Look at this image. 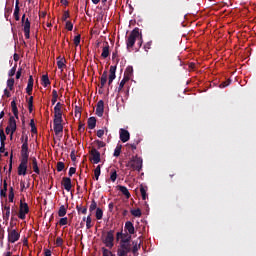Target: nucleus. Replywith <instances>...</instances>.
<instances>
[{
    "instance_id": "obj_1",
    "label": "nucleus",
    "mask_w": 256,
    "mask_h": 256,
    "mask_svg": "<svg viewBox=\"0 0 256 256\" xmlns=\"http://www.w3.org/2000/svg\"><path fill=\"white\" fill-rule=\"evenodd\" d=\"M140 36H141V33H139L138 27L134 28L130 32V34L126 40V47H127L128 51H131V49H133V47L135 46V41H137L138 37H140Z\"/></svg>"
},
{
    "instance_id": "obj_2",
    "label": "nucleus",
    "mask_w": 256,
    "mask_h": 256,
    "mask_svg": "<svg viewBox=\"0 0 256 256\" xmlns=\"http://www.w3.org/2000/svg\"><path fill=\"white\" fill-rule=\"evenodd\" d=\"M132 171H141L143 169V159L139 156H133L127 164Z\"/></svg>"
},
{
    "instance_id": "obj_3",
    "label": "nucleus",
    "mask_w": 256,
    "mask_h": 256,
    "mask_svg": "<svg viewBox=\"0 0 256 256\" xmlns=\"http://www.w3.org/2000/svg\"><path fill=\"white\" fill-rule=\"evenodd\" d=\"M113 241H115V230H110L107 232L106 237L103 239V243L109 249H113Z\"/></svg>"
},
{
    "instance_id": "obj_4",
    "label": "nucleus",
    "mask_w": 256,
    "mask_h": 256,
    "mask_svg": "<svg viewBox=\"0 0 256 256\" xmlns=\"http://www.w3.org/2000/svg\"><path fill=\"white\" fill-rule=\"evenodd\" d=\"M27 213H29V205L27 203H23V200L20 201V210L18 217L19 219H25Z\"/></svg>"
},
{
    "instance_id": "obj_5",
    "label": "nucleus",
    "mask_w": 256,
    "mask_h": 256,
    "mask_svg": "<svg viewBox=\"0 0 256 256\" xmlns=\"http://www.w3.org/2000/svg\"><path fill=\"white\" fill-rule=\"evenodd\" d=\"M90 157H91L92 163H94L95 165H97V163H101V153L97 149L95 148L91 149Z\"/></svg>"
},
{
    "instance_id": "obj_6",
    "label": "nucleus",
    "mask_w": 256,
    "mask_h": 256,
    "mask_svg": "<svg viewBox=\"0 0 256 256\" xmlns=\"http://www.w3.org/2000/svg\"><path fill=\"white\" fill-rule=\"evenodd\" d=\"M63 104L61 102L56 103L54 107V120H63V111L61 110Z\"/></svg>"
},
{
    "instance_id": "obj_7",
    "label": "nucleus",
    "mask_w": 256,
    "mask_h": 256,
    "mask_svg": "<svg viewBox=\"0 0 256 256\" xmlns=\"http://www.w3.org/2000/svg\"><path fill=\"white\" fill-rule=\"evenodd\" d=\"M21 237V234L17 230L8 231V241L9 243H17V240Z\"/></svg>"
},
{
    "instance_id": "obj_8",
    "label": "nucleus",
    "mask_w": 256,
    "mask_h": 256,
    "mask_svg": "<svg viewBox=\"0 0 256 256\" xmlns=\"http://www.w3.org/2000/svg\"><path fill=\"white\" fill-rule=\"evenodd\" d=\"M23 23V27H24V36L26 39H29L30 33H31V22L29 21V18H26V20Z\"/></svg>"
},
{
    "instance_id": "obj_9",
    "label": "nucleus",
    "mask_w": 256,
    "mask_h": 256,
    "mask_svg": "<svg viewBox=\"0 0 256 256\" xmlns=\"http://www.w3.org/2000/svg\"><path fill=\"white\" fill-rule=\"evenodd\" d=\"M103 113H105V102L103 100H99L96 106V115L98 117H103Z\"/></svg>"
},
{
    "instance_id": "obj_10",
    "label": "nucleus",
    "mask_w": 256,
    "mask_h": 256,
    "mask_svg": "<svg viewBox=\"0 0 256 256\" xmlns=\"http://www.w3.org/2000/svg\"><path fill=\"white\" fill-rule=\"evenodd\" d=\"M54 123V133L55 135H59V133H63V120H53Z\"/></svg>"
},
{
    "instance_id": "obj_11",
    "label": "nucleus",
    "mask_w": 256,
    "mask_h": 256,
    "mask_svg": "<svg viewBox=\"0 0 256 256\" xmlns=\"http://www.w3.org/2000/svg\"><path fill=\"white\" fill-rule=\"evenodd\" d=\"M119 133H120V141H122V143H127V141L131 139V134L126 129L121 128Z\"/></svg>"
},
{
    "instance_id": "obj_12",
    "label": "nucleus",
    "mask_w": 256,
    "mask_h": 256,
    "mask_svg": "<svg viewBox=\"0 0 256 256\" xmlns=\"http://www.w3.org/2000/svg\"><path fill=\"white\" fill-rule=\"evenodd\" d=\"M8 127L11 130V137H13V133L17 131V121L15 120L14 116H10L9 121H8Z\"/></svg>"
},
{
    "instance_id": "obj_13",
    "label": "nucleus",
    "mask_w": 256,
    "mask_h": 256,
    "mask_svg": "<svg viewBox=\"0 0 256 256\" xmlns=\"http://www.w3.org/2000/svg\"><path fill=\"white\" fill-rule=\"evenodd\" d=\"M125 233H128V235H135V226L133 225V222L127 221L124 226Z\"/></svg>"
},
{
    "instance_id": "obj_14",
    "label": "nucleus",
    "mask_w": 256,
    "mask_h": 256,
    "mask_svg": "<svg viewBox=\"0 0 256 256\" xmlns=\"http://www.w3.org/2000/svg\"><path fill=\"white\" fill-rule=\"evenodd\" d=\"M62 185L66 191H71V188L73 185L71 184V178L69 177H63L62 178Z\"/></svg>"
},
{
    "instance_id": "obj_15",
    "label": "nucleus",
    "mask_w": 256,
    "mask_h": 256,
    "mask_svg": "<svg viewBox=\"0 0 256 256\" xmlns=\"http://www.w3.org/2000/svg\"><path fill=\"white\" fill-rule=\"evenodd\" d=\"M30 161H32V169L36 175H40L41 170L39 169V164L37 163V158L36 157H31Z\"/></svg>"
},
{
    "instance_id": "obj_16",
    "label": "nucleus",
    "mask_w": 256,
    "mask_h": 256,
    "mask_svg": "<svg viewBox=\"0 0 256 256\" xmlns=\"http://www.w3.org/2000/svg\"><path fill=\"white\" fill-rule=\"evenodd\" d=\"M10 216H11V206L5 204L3 207V219L5 221H9Z\"/></svg>"
},
{
    "instance_id": "obj_17",
    "label": "nucleus",
    "mask_w": 256,
    "mask_h": 256,
    "mask_svg": "<svg viewBox=\"0 0 256 256\" xmlns=\"http://www.w3.org/2000/svg\"><path fill=\"white\" fill-rule=\"evenodd\" d=\"M17 98H14L11 102L12 113L16 119H19V109L17 108Z\"/></svg>"
},
{
    "instance_id": "obj_18",
    "label": "nucleus",
    "mask_w": 256,
    "mask_h": 256,
    "mask_svg": "<svg viewBox=\"0 0 256 256\" xmlns=\"http://www.w3.org/2000/svg\"><path fill=\"white\" fill-rule=\"evenodd\" d=\"M33 83H34L33 76L30 75L29 79H28V84H27V87H26V93L28 95H31V93H33Z\"/></svg>"
},
{
    "instance_id": "obj_19",
    "label": "nucleus",
    "mask_w": 256,
    "mask_h": 256,
    "mask_svg": "<svg viewBox=\"0 0 256 256\" xmlns=\"http://www.w3.org/2000/svg\"><path fill=\"white\" fill-rule=\"evenodd\" d=\"M109 55H110V52H109V42H105L104 43V47L102 49L101 57L103 59H107V57H109Z\"/></svg>"
},
{
    "instance_id": "obj_20",
    "label": "nucleus",
    "mask_w": 256,
    "mask_h": 256,
    "mask_svg": "<svg viewBox=\"0 0 256 256\" xmlns=\"http://www.w3.org/2000/svg\"><path fill=\"white\" fill-rule=\"evenodd\" d=\"M29 156V144L23 142L21 146V157Z\"/></svg>"
},
{
    "instance_id": "obj_21",
    "label": "nucleus",
    "mask_w": 256,
    "mask_h": 256,
    "mask_svg": "<svg viewBox=\"0 0 256 256\" xmlns=\"http://www.w3.org/2000/svg\"><path fill=\"white\" fill-rule=\"evenodd\" d=\"M131 77H133V66H127L124 72V78H128V80L130 81Z\"/></svg>"
},
{
    "instance_id": "obj_22",
    "label": "nucleus",
    "mask_w": 256,
    "mask_h": 256,
    "mask_svg": "<svg viewBox=\"0 0 256 256\" xmlns=\"http://www.w3.org/2000/svg\"><path fill=\"white\" fill-rule=\"evenodd\" d=\"M97 127V119L95 117L88 118V129H95Z\"/></svg>"
},
{
    "instance_id": "obj_23",
    "label": "nucleus",
    "mask_w": 256,
    "mask_h": 256,
    "mask_svg": "<svg viewBox=\"0 0 256 256\" xmlns=\"http://www.w3.org/2000/svg\"><path fill=\"white\" fill-rule=\"evenodd\" d=\"M107 71H104L101 78H100V89H103V87H105V85L107 84Z\"/></svg>"
},
{
    "instance_id": "obj_24",
    "label": "nucleus",
    "mask_w": 256,
    "mask_h": 256,
    "mask_svg": "<svg viewBox=\"0 0 256 256\" xmlns=\"http://www.w3.org/2000/svg\"><path fill=\"white\" fill-rule=\"evenodd\" d=\"M18 175H27V164H19L18 166Z\"/></svg>"
},
{
    "instance_id": "obj_25",
    "label": "nucleus",
    "mask_w": 256,
    "mask_h": 256,
    "mask_svg": "<svg viewBox=\"0 0 256 256\" xmlns=\"http://www.w3.org/2000/svg\"><path fill=\"white\" fill-rule=\"evenodd\" d=\"M119 192L124 194V196L126 197V199H129V197H131V193H129V189H127V187L125 186H118Z\"/></svg>"
},
{
    "instance_id": "obj_26",
    "label": "nucleus",
    "mask_w": 256,
    "mask_h": 256,
    "mask_svg": "<svg viewBox=\"0 0 256 256\" xmlns=\"http://www.w3.org/2000/svg\"><path fill=\"white\" fill-rule=\"evenodd\" d=\"M110 74H109V77L108 79H112L113 81H115V78L117 77L115 75V73H117V65H114V66H110Z\"/></svg>"
},
{
    "instance_id": "obj_27",
    "label": "nucleus",
    "mask_w": 256,
    "mask_h": 256,
    "mask_svg": "<svg viewBox=\"0 0 256 256\" xmlns=\"http://www.w3.org/2000/svg\"><path fill=\"white\" fill-rule=\"evenodd\" d=\"M19 11H20L19 0H16V2H15V9H14V19L16 21H19V19H20Z\"/></svg>"
},
{
    "instance_id": "obj_28",
    "label": "nucleus",
    "mask_w": 256,
    "mask_h": 256,
    "mask_svg": "<svg viewBox=\"0 0 256 256\" xmlns=\"http://www.w3.org/2000/svg\"><path fill=\"white\" fill-rule=\"evenodd\" d=\"M42 85L43 87H49V85H51V80H49V76L47 74L42 76Z\"/></svg>"
},
{
    "instance_id": "obj_29",
    "label": "nucleus",
    "mask_w": 256,
    "mask_h": 256,
    "mask_svg": "<svg viewBox=\"0 0 256 256\" xmlns=\"http://www.w3.org/2000/svg\"><path fill=\"white\" fill-rule=\"evenodd\" d=\"M140 193H141V197H142L143 201H146L147 200V187L141 185Z\"/></svg>"
},
{
    "instance_id": "obj_30",
    "label": "nucleus",
    "mask_w": 256,
    "mask_h": 256,
    "mask_svg": "<svg viewBox=\"0 0 256 256\" xmlns=\"http://www.w3.org/2000/svg\"><path fill=\"white\" fill-rule=\"evenodd\" d=\"M139 249H141V245H139L137 242H133V247L131 248L133 255H139V253H137Z\"/></svg>"
},
{
    "instance_id": "obj_31",
    "label": "nucleus",
    "mask_w": 256,
    "mask_h": 256,
    "mask_svg": "<svg viewBox=\"0 0 256 256\" xmlns=\"http://www.w3.org/2000/svg\"><path fill=\"white\" fill-rule=\"evenodd\" d=\"M127 81H129V78L123 77L117 89L118 93H121V91H123V87H125V83H127Z\"/></svg>"
},
{
    "instance_id": "obj_32",
    "label": "nucleus",
    "mask_w": 256,
    "mask_h": 256,
    "mask_svg": "<svg viewBox=\"0 0 256 256\" xmlns=\"http://www.w3.org/2000/svg\"><path fill=\"white\" fill-rule=\"evenodd\" d=\"M65 215H67V208H65V205H62L58 210V216L65 217Z\"/></svg>"
},
{
    "instance_id": "obj_33",
    "label": "nucleus",
    "mask_w": 256,
    "mask_h": 256,
    "mask_svg": "<svg viewBox=\"0 0 256 256\" xmlns=\"http://www.w3.org/2000/svg\"><path fill=\"white\" fill-rule=\"evenodd\" d=\"M100 175H101V165H98L94 170V177L96 181H99Z\"/></svg>"
},
{
    "instance_id": "obj_34",
    "label": "nucleus",
    "mask_w": 256,
    "mask_h": 256,
    "mask_svg": "<svg viewBox=\"0 0 256 256\" xmlns=\"http://www.w3.org/2000/svg\"><path fill=\"white\" fill-rule=\"evenodd\" d=\"M121 149H123V145L117 144L113 154L114 157H119V155H121Z\"/></svg>"
},
{
    "instance_id": "obj_35",
    "label": "nucleus",
    "mask_w": 256,
    "mask_h": 256,
    "mask_svg": "<svg viewBox=\"0 0 256 256\" xmlns=\"http://www.w3.org/2000/svg\"><path fill=\"white\" fill-rule=\"evenodd\" d=\"M57 99H59V94L57 93V90H53L51 100L52 105H55V103H57Z\"/></svg>"
},
{
    "instance_id": "obj_36",
    "label": "nucleus",
    "mask_w": 256,
    "mask_h": 256,
    "mask_svg": "<svg viewBox=\"0 0 256 256\" xmlns=\"http://www.w3.org/2000/svg\"><path fill=\"white\" fill-rule=\"evenodd\" d=\"M5 141H7V136L5 135V131L0 128V144H5Z\"/></svg>"
},
{
    "instance_id": "obj_37",
    "label": "nucleus",
    "mask_w": 256,
    "mask_h": 256,
    "mask_svg": "<svg viewBox=\"0 0 256 256\" xmlns=\"http://www.w3.org/2000/svg\"><path fill=\"white\" fill-rule=\"evenodd\" d=\"M15 85V79L10 78L7 80V87L9 88L10 91H13V87Z\"/></svg>"
},
{
    "instance_id": "obj_38",
    "label": "nucleus",
    "mask_w": 256,
    "mask_h": 256,
    "mask_svg": "<svg viewBox=\"0 0 256 256\" xmlns=\"http://www.w3.org/2000/svg\"><path fill=\"white\" fill-rule=\"evenodd\" d=\"M102 256H116V255L113 254V252H111L109 249L103 247L102 248Z\"/></svg>"
},
{
    "instance_id": "obj_39",
    "label": "nucleus",
    "mask_w": 256,
    "mask_h": 256,
    "mask_svg": "<svg viewBox=\"0 0 256 256\" xmlns=\"http://www.w3.org/2000/svg\"><path fill=\"white\" fill-rule=\"evenodd\" d=\"M91 227H93V224H92L91 214H89L86 217V229H91Z\"/></svg>"
},
{
    "instance_id": "obj_40",
    "label": "nucleus",
    "mask_w": 256,
    "mask_h": 256,
    "mask_svg": "<svg viewBox=\"0 0 256 256\" xmlns=\"http://www.w3.org/2000/svg\"><path fill=\"white\" fill-rule=\"evenodd\" d=\"M130 213H131V215H133V217H141V215H142L141 209H139V208L131 210Z\"/></svg>"
},
{
    "instance_id": "obj_41",
    "label": "nucleus",
    "mask_w": 256,
    "mask_h": 256,
    "mask_svg": "<svg viewBox=\"0 0 256 256\" xmlns=\"http://www.w3.org/2000/svg\"><path fill=\"white\" fill-rule=\"evenodd\" d=\"M31 133L34 135L37 134V126H35V120L31 119L30 121Z\"/></svg>"
},
{
    "instance_id": "obj_42",
    "label": "nucleus",
    "mask_w": 256,
    "mask_h": 256,
    "mask_svg": "<svg viewBox=\"0 0 256 256\" xmlns=\"http://www.w3.org/2000/svg\"><path fill=\"white\" fill-rule=\"evenodd\" d=\"M110 181H112V183L117 181V170H111Z\"/></svg>"
},
{
    "instance_id": "obj_43",
    "label": "nucleus",
    "mask_w": 256,
    "mask_h": 256,
    "mask_svg": "<svg viewBox=\"0 0 256 256\" xmlns=\"http://www.w3.org/2000/svg\"><path fill=\"white\" fill-rule=\"evenodd\" d=\"M8 199L10 203H13V199H15V193L13 192V187L9 189Z\"/></svg>"
},
{
    "instance_id": "obj_44",
    "label": "nucleus",
    "mask_w": 256,
    "mask_h": 256,
    "mask_svg": "<svg viewBox=\"0 0 256 256\" xmlns=\"http://www.w3.org/2000/svg\"><path fill=\"white\" fill-rule=\"evenodd\" d=\"M28 111L29 113H33V96H30L28 100Z\"/></svg>"
},
{
    "instance_id": "obj_45",
    "label": "nucleus",
    "mask_w": 256,
    "mask_h": 256,
    "mask_svg": "<svg viewBox=\"0 0 256 256\" xmlns=\"http://www.w3.org/2000/svg\"><path fill=\"white\" fill-rule=\"evenodd\" d=\"M96 219L98 220L103 219V210L101 208L96 209Z\"/></svg>"
},
{
    "instance_id": "obj_46",
    "label": "nucleus",
    "mask_w": 256,
    "mask_h": 256,
    "mask_svg": "<svg viewBox=\"0 0 256 256\" xmlns=\"http://www.w3.org/2000/svg\"><path fill=\"white\" fill-rule=\"evenodd\" d=\"M20 165H29V156H21Z\"/></svg>"
},
{
    "instance_id": "obj_47",
    "label": "nucleus",
    "mask_w": 256,
    "mask_h": 256,
    "mask_svg": "<svg viewBox=\"0 0 256 256\" xmlns=\"http://www.w3.org/2000/svg\"><path fill=\"white\" fill-rule=\"evenodd\" d=\"M95 209H97V202H95V200H92L90 207H89L90 213H93V211H95Z\"/></svg>"
},
{
    "instance_id": "obj_48",
    "label": "nucleus",
    "mask_w": 256,
    "mask_h": 256,
    "mask_svg": "<svg viewBox=\"0 0 256 256\" xmlns=\"http://www.w3.org/2000/svg\"><path fill=\"white\" fill-rule=\"evenodd\" d=\"M80 43H81V34H78L77 36L74 37V45L76 47H79Z\"/></svg>"
},
{
    "instance_id": "obj_49",
    "label": "nucleus",
    "mask_w": 256,
    "mask_h": 256,
    "mask_svg": "<svg viewBox=\"0 0 256 256\" xmlns=\"http://www.w3.org/2000/svg\"><path fill=\"white\" fill-rule=\"evenodd\" d=\"M63 169H65V163L57 162V171H58V173H61V171H63Z\"/></svg>"
},
{
    "instance_id": "obj_50",
    "label": "nucleus",
    "mask_w": 256,
    "mask_h": 256,
    "mask_svg": "<svg viewBox=\"0 0 256 256\" xmlns=\"http://www.w3.org/2000/svg\"><path fill=\"white\" fill-rule=\"evenodd\" d=\"M69 223V219L67 217H63L59 220V225L63 227V225H67Z\"/></svg>"
},
{
    "instance_id": "obj_51",
    "label": "nucleus",
    "mask_w": 256,
    "mask_h": 256,
    "mask_svg": "<svg viewBox=\"0 0 256 256\" xmlns=\"http://www.w3.org/2000/svg\"><path fill=\"white\" fill-rule=\"evenodd\" d=\"M231 85V79L226 80L220 84V89H225V87H229Z\"/></svg>"
},
{
    "instance_id": "obj_52",
    "label": "nucleus",
    "mask_w": 256,
    "mask_h": 256,
    "mask_svg": "<svg viewBox=\"0 0 256 256\" xmlns=\"http://www.w3.org/2000/svg\"><path fill=\"white\" fill-rule=\"evenodd\" d=\"M16 72H17V64H15V66L11 68V70L8 72V76L13 77Z\"/></svg>"
},
{
    "instance_id": "obj_53",
    "label": "nucleus",
    "mask_w": 256,
    "mask_h": 256,
    "mask_svg": "<svg viewBox=\"0 0 256 256\" xmlns=\"http://www.w3.org/2000/svg\"><path fill=\"white\" fill-rule=\"evenodd\" d=\"M137 145H139V142L127 144L126 147H128V149H132V151H135V149H137Z\"/></svg>"
},
{
    "instance_id": "obj_54",
    "label": "nucleus",
    "mask_w": 256,
    "mask_h": 256,
    "mask_svg": "<svg viewBox=\"0 0 256 256\" xmlns=\"http://www.w3.org/2000/svg\"><path fill=\"white\" fill-rule=\"evenodd\" d=\"M75 173H77V168L71 167L69 169L68 175H69V177H73V175H75Z\"/></svg>"
},
{
    "instance_id": "obj_55",
    "label": "nucleus",
    "mask_w": 256,
    "mask_h": 256,
    "mask_svg": "<svg viewBox=\"0 0 256 256\" xmlns=\"http://www.w3.org/2000/svg\"><path fill=\"white\" fill-rule=\"evenodd\" d=\"M58 69H63V66L65 65V59H61L57 61Z\"/></svg>"
},
{
    "instance_id": "obj_56",
    "label": "nucleus",
    "mask_w": 256,
    "mask_h": 256,
    "mask_svg": "<svg viewBox=\"0 0 256 256\" xmlns=\"http://www.w3.org/2000/svg\"><path fill=\"white\" fill-rule=\"evenodd\" d=\"M66 29L68 31H73V23L71 21L66 22Z\"/></svg>"
},
{
    "instance_id": "obj_57",
    "label": "nucleus",
    "mask_w": 256,
    "mask_h": 256,
    "mask_svg": "<svg viewBox=\"0 0 256 256\" xmlns=\"http://www.w3.org/2000/svg\"><path fill=\"white\" fill-rule=\"evenodd\" d=\"M56 245H57V247H61L63 245V238L57 237L56 238Z\"/></svg>"
},
{
    "instance_id": "obj_58",
    "label": "nucleus",
    "mask_w": 256,
    "mask_h": 256,
    "mask_svg": "<svg viewBox=\"0 0 256 256\" xmlns=\"http://www.w3.org/2000/svg\"><path fill=\"white\" fill-rule=\"evenodd\" d=\"M112 60L116 61V64L119 63V57L117 56V51L112 53Z\"/></svg>"
},
{
    "instance_id": "obj_59",
    "label": "nucleus",
    "mask_w": 256,
    "mask_h": 256,
    "mask_svg": "<svg viewBox=\"0 0 256 256\" xmlns=\"http://www.w3.org/2000/svg\"><path fill=\"white\" fill-rule=\"evenodd\" d=\"M69 17H70L69 11H65L62 16V21H67V19H69Z\"/></svg>"
},
{
    "instance_id": "obj_60",
    "label": "nucleus",
    "mask_w": 256,
    "mask_h": 256,
    "mask_svg": "<svg viewBox=\"0 0 256 256\" xmlns=\"http://www.w3.org/2000/svg\"><path fill=\"white\" fill-rule=\"evenodd\" d=\"M96 144L98 146V149H102V147H105V142L96 140Z\"/></svg>"
},
{
    "instance_id": "obj_61",
    "label": "nucleus",
    "mask_w": 256,
    "mask_h": 256,
    "mask_svg": "<svg viewBox=\"0 0 256 256\" xmlns=\"http://www.w3.org/2000/svg\"><path fill=\"white\" fill-rule=\"evenodd\" d=\"M78 131H79V133H83V131H85V124L84 123L79 124Z\"/></svg>"
},
{
    "instance_id": "obj_62",
    "label": "nucleus",
    "mask_w": 256,
    "mask_h": 256,
    "mask_svg": "<svg viewBox=\"0 0 256 256\" xmlns=\"http://www.w3.org/2000/svg\"><path fill=\"white\" fill-rule=\"evenodd\" d=\"M103 135H105V130L100 129L97 131V137H99V139H101V137H103Z\"/></svg>"
},
{
    "instance_id": "obj_63",
    "label": "nucleus",
    "mask_w": 256,
    "mask_h": 256,
    "mask_svg": "<svg viewBox=\"0 0 256 256\" xmlns=\"http://www.w3.org/2000/svg\"><path fill=\"white\" fill-rule=\"evenodd\" d=\"M70 157L72 161H77V156H75V150H72L70 153Z\"/></svg>"
},
{
    "instance_id": "obj_64",
    "label": "nucleus",
    "mask_w": 256,
    "mask_h": 256,
    "mask_svg": "<svg viewBox=\"0 0 256 256\" xmlns=\"http://www.w3.org/2000/svg\"><path fill=\"white\" fill-rule=\"evenodd\" d=\"M44 256H52V255H51V250L45 249V250H44Z\"/></svg>"
}]
</instances>
